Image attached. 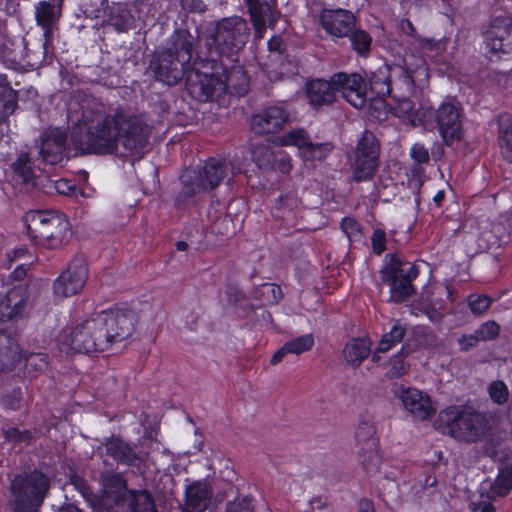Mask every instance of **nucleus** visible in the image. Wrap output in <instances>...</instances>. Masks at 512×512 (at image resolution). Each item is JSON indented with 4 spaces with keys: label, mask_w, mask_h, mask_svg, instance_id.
<instances>
[{
    "label": "nucleus",
    "mask_w": 512,
    "mask_h": 512,
    "mask_svg": "<svg viewBox=\"0 0 512 512\" xmlns=\"http://www.w3.org/2000/svg\"><path fill=\"white\" fill-rule=\"evenodd\" d=\"M150 127L137 115L117 108L113 112L85 109L71 130L75 155H114L121 145L131 153L148 144Z\"/></svg>",
    "instance_id": "f257e3e1"
},
{
    "label": "nucleus",
    "mask_w": 512,
    "mask_h": 512,
    "mask_svg": "<svg viewBox=\"0 0 512 512\" xmlns=\"http://www.w3.org/2000/svg\"><path fill=\"white\" fill-rule=\"evenodd\" d=\"M136 322L131 309L114 306L64 329L59 335V344L67 354L97 355L129 338Z\"/></svg>",
    "instance_id": "f03ea898"
},
{
    "label": "nucleus",
    "mask_w": 512,
    "mask_h": 512,
    "mask_svg": "<svg viewBox=\"0 0 512 512\" xmlns=\"http://www.w3.org/2000/svg\"><path fill=\"white\" fill-rule=\"evenodd\" d=\"M197 39L188 29L176 28L170 35L166 47L155 51L150 58L148 70L156 81L168 86L180 83L184 76L190 80Z\"/></svg>",
    "instance_id": "7ed1b4c3"
},
{
    "label": "nucleus",
    "mask_w": 512,
    "mask_h": 512,
    "mask_svg": "<svg viewBox=\"0 0 512 512\" xmlns=\"http://www.w3.org/2000/svg\"><path fill=\"white\" fill-rule=\"evenodd\" d=\"M226 175V163L217 157H208L203 165L185 169L179 176L181 189L174 198L175 208L185 210L197 206L199 196L219 187Z\"/></svg>",
    "instance_id": "20e7f679"
},
{
    "label": "nucleus",
    "mask_w": 512,
    "mask_h": 512,
    "mask_svg": "<svg viewBox=\"0 0 512 512\" xmlns=\"http://www.w3.org/2000/svg\"><path fill=\"white\" fill-rule=\"evenodd\" d=\"M26 234L32 245L56 250L69 242L71 224L63 212L54 209H33L23 216Z\"/></svg>",
    "instance_id": "39448f33"
},
{
    "label": "nucleus",
    "mask_w": 512,
    "mask_h": 512,
    "mask_svg": "<svg viewBox=\"0 0 512 512\" xmlns=\"http://www.w3.org/2000/svg\"><path fill=\"white\" fill-rule=\"evenodd\" d=\"M361 81L359 73L337 72L328 80L323 78L310 79L305 83L304 92L307 102L314 110L333 105L337 101V93L351 105H361L363 98L357 92Z\"/></svg>",
    "instance_id": "423d86ee"
},
{
    "label": "nucleus",
    "mask_w": 512,
    "mask_h": 512,
    "mask_svg": "<svg viewBox=\"0 0 512 512\" xmlns=\"http://www.w3.org/2000/svg\"><path fill=\"white\" fill-rule=\"evenodd\" d=\"M435 425L442 434L467 444L483 440L490 432L484 414L461 406H448L441 410Z\"/></svg>",
    "instance_id": "0eeeda50"
},
{
    "label": "nucleus",
    "mask_w": 512,
    "mask_h": 512,
    "mask_svg": "<svg viewBox=\"0 0 512 512\" xmlns=\"http://www.w3.org/2000/svg\"><path fill=\"white\" fill-rule=\"evenodd\" d=\"M249 35V27L243 18H223L206 38V52L202 54L213 60L223 61V58H227L234 62L238 59L239 51L247 43Z\"/></svg>",
    "instance_id": "6e6552de"
},
{
    "label": "nucleus",
    "mask_w": 512,
    "mask_h": 512,
    "mask_svg": "<svg viewBox=\"0 0 512 512\" xmlns=\"http://www.w3.org/2000/svg\"><path fill=\"white\" fill-rule=\"evenodd\" d=\"M420 274L419 266L402 259L397 253L385 255L380 269L382 282L389 286V302L400 304L416 293L413 282Z\"/></svg>",
    "instance_id": "1a4fd4ad"
},
{
    "label": "nucleus",
    "mask_w": 512,
    "mask_h": 512,
    "mask_svg": "<svg viewBox=\"0 0 512 512\" xmlns=\"http://www.w3.org/2000/svg\"><path fill=\"white\" fill-rule=\"evenodd\" d=\"M190 77L195 75V82L191 84V92L197 94L200 101H213L215 97L226 90V70L223 61L205 57L197 51L193 59Z\"/></svg>",
    "instance_id": "9d476101"
},
{
    "label": "nucleus",
    "mask_w": 512,
    "mask_h": 512,
    "mask_svg": "<svg viewBox=\"0 0 512 512\" xmlns=\"http://www.w3.org/2000/svg\"><path fill=\"white\" fill-rule=\"evenodd\" d=\"M50 479L42 471L34 469L12 485L11 512H39L49 492Z\"/></svg>",
    "instance_id": "9b49d317"
},
{
    "label": "nucleus",
    "mask_w": 512,
    "mask_h": 512,
    "mask_svg": "<svg viewBox=\"0 0 512 512\" xmlns=\"http://www.w3.org/2000/svg\"><path fill=\"white\" fill-rule=\"evenodd\" d=\"M414 67L411 64L404 62V66H397L395 68H380L372 72L366 82L361 76L359 87L360 99L363 98L361 105H352L355 108H363L368 103L370 108L377 109L376 104L383 105L386 98H393L396 94V82H398L399 68Z\"/></svg>",
    "instance_id": "f8f14e48"
},
{
    "label": "nucleus",
    "mask_w": 512,
    "mask_h": 512,
    "mask_svg": "<svg viewBox=\"0 0 512 512\" xmlns=\"http://www.w3.org/2000/svg\"><path fill=\"white\" fill-rule=\"evenodd\" d=\"M103 486L113 493L112 499L121 512H158L151 492L147 489H129L127 481L119 473L104 477Z\"/></svg>",
    "instance_id": "ddd939ff"
},
{
    "label": "nucleus",
    "mask_w": 512,
    "mask_h": 512,
    "mask_svg": "<svg viewBox=\"0 0 512 512\" xmlns=\"http://www.w3.org/2000/svg\"><path fill=\"white\" fill-rule=\"evenodd\" d=\"M380 143L370 131L358 140L351 163L353 180L357 183L371 180L379 166Z\"/></svg>",
    "instance_id": "4468645a"
},
{
    "label": "nucleus",
    "mask_w": 512,
    "mask_h": 512,
    "mask_svg": "<svg viewBox=\"0 0 512 512\" xmlns=\"http://www.w3.org/2000/svg\"><path fill=\"white\" fill-rule=\"evenodd\" d=\"M429 78L428 68L423 59H418L414 67L399 68L398 82L393 94V100L397 108L404 114H410L414 109V103L410 100L415 88H421Z\"/></svg>",
    "instance_id": "2eb2a0df"
},
{
    "label": "nucleus",
    "mask_w": 512,
    "mask_h": 512,
    "mask_svg": "<svg viewBox=\"0 0 512 512\" xmlns=\"http://www.w3.org/2000/svg\"><path fill=\"white\" fill-rule=\"evenodd\" d=\"M462 117V107L455 98L444 100L434 111L435 127L446 146L462 140L464 136Z\"/></svg>",
    "instance_id": "dca6fc26"
},
{
    "label": "nucleus",
    "mask_w": 512,
    "mask_h": 512,
    "mask_svg": "<svg viewBox=\"0 0 512 512\" xmlns=\"http://www.w3.org/2000/svg\"><path fill=\"white\" fill-rule=\"evenodd\" d=\"M88 278V266L82 255H76L68 263L67 268L53 282L56 296L71 297L78 294Z\"/></svg>",
    "instance_id": "f3484780"
},
{
    "label": "nucleus",
    "mask_w": 512,
    "mask_h": 512,
    "mask_svg": "<svg viewBox=\"0 0 512 512\" xmlns=\"http://www.w3.org/2000/svg\"><path fill=\"white\" fill-rule=\"evenodd\" d=\"M376 428L370 420H361L355 431V441L360 448V461L366 472L378 470L381 463L379 439Z\"/></svg>",
    "instance_id": "a211bd4d"
},
{
    "label": "nucleus",
    "mask_w": 512,
    "mask_h": 512,
    "mask_svg": "<svg viewBox=\"0 0 512 512\" xmlns=\"http://www.w3.org/2000/svg\"><path fill=\"white\" fill-rule=\"evenodd\" d=\"M512 29L510 17H496L489 28L484 32V50L486 56L492 60L494 57L501 59L509 54V43H506Z\"/></svg>",
    "instance_id": "6ab92c4d"
},
{
    "label": "nucleus",
    "mask_w": 512,
    "mask_h": 512,
    "mask_svg": "<svg viewBox=\"0 0 512 512\" xmlns=\"http://www.w3.org/2000/svg\"><path fill=\"white\" fill-rule=\"evenodd\" d=\"M67 140V133L59 128L45 131L41 135L39 150L42 162L54 166L58 164L62 165L64 161L69 160L70 149Z\"/></svg>",
    "instance_id": "aec40b11"
},
{
    "label": "nucleus",
    "mask_w": 512,
    "mask_h": 512,
    "mask_svg": "<svg viewBox=\"0 0 512 512\" xmlns=\"http://www.w3.org/2000/svg\"><path fill=\"white\" fill-rule=\"evenodd\" d=\"M289 111L280 105L263 108L251 117V131L256 135L276 134L290 121Z\"/></svg>",
    "instance_id": "412c9836"
},
{
    "label": "nucleus",
    "mask_w": 512,
    "mask_h": 512,
    "mask_svg": "<svg viewBox=\"0 0 512 512\" xmlns=\"http://www.w3.org/2000/svg\"><path fill=\"white\" fill-rule=\"evenodd\" d=\"M23 55L25 71L35 70L53 63L54 45L53 38L43 37V35L32 42L23 40Z\"/></svg>",
    "instance_id": "4be33fe9"
},
{
    "label": "nucleus",
    "mask_w": 512,
    "mask_h": 512,
    "mask_svg": "<svg viewBox=\"0 0 512 512\" xmlns=\"http://www.w3.org/2000/svg\"><path fill=\"white\" fill-rule=\"evenodd\" d=\"M319 18L322 28L334 38L348 37L356 27L354 14L346 9H323Z\"/></svg>",
    "instance_id": "5701e85b"
},
{
    "label": "nucleus",
    "mask_w": 512,
    "mask_h": 512,
    "mask_svg": "<svg viewBox=\"0 0 512 512\" xmlns=\"http://www.w3.org/2000/svg\"><path fill=\"white\" fill-rule=\"evenodd\" d=\"M398 392H400L398 396L401 399L403 406L415 418L426 420L435 413V409L433 408L431 400L427 394H424L414 388L403 387L397 390L396 394H398Z\"/></svg>",
    "instance_id": "b1692460"
},
{
    "label": "nucleus",
    "mask_w": 512,
    "mask_h": 512,
    "mask_svg": "<svg viewBox=\"0 0 512 512\" xmlns=\"http://www.w3.org/2000/svg\"><path fill=\"white\" fill-rule=\"evenodd\" d=\"M224 295L227 304L239 317L247 318L254 312V306L250 303L249 298L240 288L235 276L229 275L226 277Z\"/></svg>",
    "instance_id": "393cba45"
},
{
    "label": "nucleus",
    "mask_w": 512,
    "mask_h": 512,
    "mask_svg": "<svg viewBox=\"0 0 512 512\" xmlns=\"http://www.w3.org/2000/svg\"><path fill=\"white\" fill-rule=\"evenodd\" d=\"M105 447L106 456L112 458L115 462L125 465H134L140 460L136 447L125 442L120 436L111 435L102 441Z\"/></svg>",
    "instance_id": "a878e982"
},
{
    "label": "nucleus",
    "mask_w": 512,
    "mask_h": 512,
    "mask_svg": "<svg viewBox=\"0 0 512 512\" xmlns=\"http://www.w3.org/2000/svg\"><path fill=\"white\" fill-rule=\"evenodd\" d=\"M512 491V452H504L499 459L498 474L491 485V492L506 497Z\"/></svg>",
    "instance_id": "bb28decb"
},
{
    "label": "nucleus",
    "mask_w": 512,
    "mask_h": 512,
    "mask_svg": "<svg viewBox=\"0 0 512 512\" xmlns=\"http://www.w3.org/2000/svg\"><path fill=\"white\" fill-rule=\"evenodd\" d=\"M42 0L35 7L36 23L43 30V37L53 38V26L58 21L61 7L56 2Z\"/></svg>",
    "instance_id": "cd10ccee"
},
{
    "label": "nucleus",
    "mask_w": 512,
    "mask_h": 512,
    "mask_svg": "<svg viewBox=\"0 0 512 512\" xmlns=\"http://www.w3.org/2000/svg\"><path fill=\"white\" fill-rule=\"evenodd\" d=\"M19 92L12 88L8 76L0 73V123H7L18 108Z\"/></svg>",
    "instance_id": "c85d7f7f"
},
{
    "label": "nucleus",
    "mask_w": 512,
    "mask_h": 512,
    "mask_svg": "<svg viewBox=\"0 0 512 512\" xmlns=\"http://www.w3.org/2000/svg\"><path fill=\"white\" fill-rule=\"evenodd\" d=\"M211 499L209 488L199 482L188 486L185 491L184 512H204Z\"/></svg>",
    "instance_id": "c756f323"
},
{
    "label": "nucleus",
    "mask_w": 512,
    "mask_h": 512,
    "mask_svg": "<svg viewBox=\"0 0 512 512\" xmlns=\"http://www.w3.org/2000/svg\"><path fill=\"white\" fill-rule=\"evenodd\" d=\"M26 298L22 290L13 288L0 299V321L6 322L20 315L25 307Z\"/></svg>",
    "instance_id": "7c9ffc66"
},
{
    "label": "nucleus",
    "mask_w": 512,
    "mask_h": 512,
    "mask_svg": "<svg viewBox=\"0 0 512 512\" xmlns=\"http://www.w3.org/2000/svg\"><path fill=\"white\" fill-rule=\"evenodd\" d=\"M1 436L5 444L13 448H24L31 446L37 439L35 429H20L17 426H6L1 430Z\"/></svg>",
    "instance_id": "2f4dec72"
},
{
    "label": "nucleus",
    "mask_w": 512,
    "mask_h": 512,
    "mask_svg": "<svg viewBox=\"0 0 512 512\" xmlns=\"http://www.w3.org/2000/svg\"><path fill=\"white\" fill-rule=\"evenodd\" d=\"M370 352L371 342L368 339L353 338L345 345L343 355L348 365L352 368H358L370 355Z\"/></svg>",
    "instance_id": "473e14b6"
},
{
    "label": "nucleus",
    "mask_w": 512,
    "mask_h": 512,
    "mask_svg": "<svg viewBox=\"0 0 512 512\" xmlns=\"http://www.w3.org/2000/svg\"><path fill=\"white\" fill-rule=\"evenodd\" d=\"M498 141L501 155L512 163V117L510 114H501L498 117Z\"/></svg>",
    "instance_id": "72a5a7b5"
},
{
    "label": "nucleus",
    "mask_w": 512,
    "mask_h": 512,
    "mask_svg": "<svg viewBox=\"0 0 512 512\" xmlns=\"http://www.w3.org/2000/svg\"><path fill=\"white\" fill-rule=\"evenodd\" d=\"M333 149L331 142L314 143L310 138L298 155L304 163L314 164V162L325 161Z\"/></svg>",
    "instance_id": "f704fd0d"
},
{
    "label": "nucleus",
    "mask_w": 512,
    "mask_h": 512,
    "mask_svg": "<svg viewBox=\"0 0 512 512\" xmlns=\"http://www.w3.org/2000/svg\"><path fill=\"white\" fill-rule=\"evenodd\" d=\"M14 177L22 184H29L34 178V162L28 152H20L11 164Z\"/></svg>",
    "instance_id": "c9c22d12"
},
{
    "label": "nucleus",
    "mask_w": 512,
    "mask_h": 512,
    "mask_svg": "<svg viewBox=\"0 0 512 512\" xmlns=\"http://www.w3.org/2000/svg\"><path fill=\"white\" fill-rule=\"evenodd\" d=\"M406 333V329L398 321L395 322L387 333H384L381 337L377 352L385 353L400 343Z\"/></svg>",
    "instance_id": "e433bc0d"
},
{
    "label": "nucleus",
    "mask_w": 512,
    "mask_h": 512,
    "mask_svg": "<svg viewBox=\"0 0 512 512\" xmlns=\"http://www.w3.org/2000/svg\"><path fill=\"white\" fill-rule=\"evenodd\" d=\"M352 49L360 57H368L371 51L372 37L370 34L362 29L352 30L348 35Z\"/></svg>",
    "instance_id": "4c0bfd02"
},
{
    "label": "nucleus",
    "mask_w": 512,
    "mask_h": 512,
    "mask_svg": "<svg viewBox=\"0 0 512 512\" xmlns=\"http://www.w3.org/2000/svg\"><path fill=\"white\" fill-rule=\"evenodd\" d=\"M310 135L304 128L289 130L278 137L280 146H294L298 149V154L309 141Z\"/></svg>",
    "instance_id": "58836bf2"
},
{
    "label": "nucleus",
    "mask_w": 512,
    "mask_h": 512,
    "mask_svg": "<svg viewBox=\"0 0 512 512\" xmlns=\"http://www.w3.org/2000/svg\"><path fill=\"white\" fill-rule=\"evenodd\" d=\"M275 155L276 152L265 145L254 147L251 153L253 162L264 171H271L275 162Z\"/></svg>",
    "instance_id": "ea45409f"
},
{
    "label": "nucleus",
    "mask_w": 512,
    "mask_h": 512,
    "mask_svg": "<svg viewBox=\"0 0 512 512\" xmlns=\"http://www.w3.org/2000/svg\"><path fill=\"white\" fill-rule=\"evenodd\" d=\"M315 344L314 337L311 333L295 337L283 345V350H287L289 354L300 355L310 351Z\"/></svg>",
    "instance_id": "a19ab883"
},
{
    "label": "nucleus",
    "mask_w": 512,
    "mask_h": 512,
    "mask_svg": "<svg viewBox=\"0 0 512 512\" xmlns=\"http://www.w3.org/2000/svg\"><path fill=\"white\" fill-rule=\"evenodd\" d=\"M249 12L250 20L253 26L263 27V22H266V13L269 6L266 0H251L245 2Z\"/></svg>",
    "instance_id": "79ce46f5"
},
{
    "label": "nucleus",
    "mask_w": 512,
    "mask_h": 512,
    "mask_svg": "<svg viewBox=\"0 0 512 512\" xmlns=\"http://www.w3.org/2000/svg\"><path fill=\"white\" fill-rule=\"evenodd\" d=\"M257 293L265 305H276L283 297L281 286L269 282L261 284Z\"/></svg>",
    "instance_id": "37998d69"
},
{
    "label": "nucleus",
    "mask_w": 512,
    "mask_h": 512,
    "mask_svg": "<svg viewBox=\"0 0 512 512\" xmlns=\"http://www.w3.org/2000/svg\"><path fill=\"white\" fill-rule=\"evenodd\" d=\"M501 326L495 320H488L481 323L474 331L480 342L493 341L498 338Z\"/></svg>",
    "instance_id": "c03bdc74"
},
{
    "label": "nucleus",
    "mask_w": 512,
    "mask_h": 512,
    "mask_svg": "<svg viewBox=\"0 0 512 512\" xmlns=\"http://www.w3.org/2000/svg\"><path fill=\"white\" fill-rule=\"evenodd\" d=\"M493 299L486 294L471 293L467 297V305L475 316L486 312L492 305Z\"/></svg>",
    "instance_id": "a18cd8bd"
},
{
    "label": "nucleus",
    "mask_w": 512,
    "mask_h": 512,
    "mask_svg": "<svg viewBox=\"0 0 512 512\" xmlns=\"http://www.w3.org/2000/svg\"><path fill=\"white\" fill-rule=\"evenodd\" d=\"M488 393L491 400L498 405L505 404L509 398L508 386L502 380L492 381L488 386Z\"/></svg>",
    "instance_id": "49530a36"
},
{
    "label": "nucleus",
    "mask_w": 512,
    "mask_h": 512,
    "mask_svg": "<svg viewBox=\"0 0 512 512\" xmlns=\"http://www.w3.org/2000/svg\"><path fill=\"white\" fill-rule=\"evenodd\" d=\"M133 23L134 17L126 10L112 13L109 18V24L118 32H127L132 28Z\"/></svg>",
    "instance_id": "de8ad7c7"
},
{
    "label": "nucleus",
    "mask_w": 512,
    "mask_h": 512,
    "mask_svg": "<svg viewBox=\"0 0 512 512\" xmlns=\"http://www.w3.org/2000/svg\"><path fill=\"white\" fill-rule=\"evenodd\" d=\"M0 59L6 68L15 71H25L23 55H18L15 50L3 49L0 53Z\"/></svg>",
    "instance_id": "09e8293b"
},
{
    "label": "nucleus",
    "mask_w": 512,
    "mask_h": 512,
    "mask_svg": "<svg viewBox=\"0 0 512 512\" xmlns=\"http://www.w3.org/2000/svg\"><path fill=\"white\" fill-rule=\"evenodd\" d=\"M443 305L424 301L420 303L419 311L424 314L432 323H440L444 318Z\"/></svg>",
    "instance_id": "8fccbe9b"
},
{
    "label": "nucleus",
    "mask_w": 512,
    "mask_h": 512,
    "mask_svg": "<svg viewBox=\"0 0 512 512\" xmlns=\"http://www.w3.org/2000/svg\"><path fill=\"white\" fill-rule=\"evenodd\" d=\"M390 367L388 369L387 375L391 379H397L407 374L410 365L405 362L404 357L398 353L391 357L390 359Z\"/></svg>",
    "instance_id": "3c124183"
},
{
    "label": "nucleus",
    "mask_w": 512,
    "mask_h": 512,
    "mask_svg": "<svg viewBox=\"0 0 512 512\" xmlns=\"http://www.w3.org/2000/svg\"><path fill=\"white\" fill-rule=\"evenodd\" d=\"M69 483L73 485L75 490H77L84 499L91 500L94 496L93 490L88 484L87 480L84 477L78 475L75 471L70 473Z\"/></svg>",
    "instance_id": "603ef678"
},
{
    "label": "nucleus",
    "mask_w": 512,
    "mask_h": 512,
    "mask_svg": "<svg viewBox=\"0 0 512 512\" xmlns=\"http://www.w3.org/2000/svg\"><path fill=\"white\" fill-rule=\"evenodd\" d=\"M22 399L23 394L21 388L15 387L2 396L1 403L5 409L17 411L21 407Z\"/></svg>",
    "instance_id": "864d4df0"
},
{
    "label": "nucleus",
    "mask_w": 512,
    "mask_h": 512,
    "mask_svg": "<svg viewBox=\"0 0 512 512\" xmlns=\"http://www.w3.org/2000/svg\"><path fill=\"white\" fill-rule=\"evenodd\" d=\"M226 512H254L253 499L249 496L238 497L227 503Z\"/></svg>",
    "instance_id": "5fc2aeb1"
},
{
    "label": "nucleus",
    "mask_w": 512,
    "mask_h": 512,
    "mask_svg": "<svg viewBox=\"0 0 512 512\" xmlns=\"http://www.w3.org/2000/svg\"><path fill=\"white\" fill-rule=\"evenodd\" d=\"M371 248L375 255H382L387 248V239L386 233L381 228H376L373 230L371 236Z\"/></svg>",
    "instance_id": "6e6d98bb"
},
{
    "label": "nucleus",
    "mask_w": 512,
    "mask_h": 512,
    "mask_svg": "<svg viewBox=\"0 0 512 512\" xmlns=\"http://www.w3.org/2000/svg\"><path fill=\"white\" fill-rule=\"evenodd\" d=\"M340 228L342 232L351 240L353 237H357L362 233L360 223L353 217H343L340 222Z\"/></svg>",
    "instance_id": "4d7b16f0"
},
{
    "label": "nucleus",
    "mask_w": 512,
    "mask_h": 512,
    "mask_svg": "<svg viewBox=\"0 0 512 512\" xmlns=\"http://www.w3.org/2000/svg\"><path fill=\"white\" fill-rule=\"evenodd\" d=\"M292 170V158L285 151H279L275 155V162L271 171H278L282 174H289Z\"/></svg>",
    "instance_id": "13d9d810"
},
{
    "label": "nucleus",
    "mask_w": 512,
    "mask_h": 512,
    "mask_svg": "<svg viewBox=\"0 0 512 512\" xmlns=\"http://www.w3.org/2000/svg\"><path fill=\"white\" fill-rule=\"evenodd\" d=\"M181 11L188 16L189 14H202L207 10L203 0H180Z\"/></svg>",
    "instance_id": "bf43d9fd"
},
{
    "label": "nucleus",
    "mask_w": 512,
    "mask_h": 512,
    "mask_svg": "<svg viewBox=\"0 0 512 512\" xmlns=\"http://www.w3.org/2000/svg\"><path fill=\"white\" fill-rule=\"evenodd\" d=\"M54 187L57 193L65 196H76L78 192L76 184L68 179H59L55 181Z\"/></svg>",
    "instance_id": "052dcab7"
},
{
    "label": "nucleus",
    "mask_w": 512,
    "mask_h": 512,
    "mask_svg": "<svg viewBox=\"0 0 512 512\" xmlns=\"http://www.w3.org/2000/svg\"><path fill=\"white\" fill-rule=\"evenodd\" d=\"M478 344H479V341L474 332L470 333V334H462L457 339L458 349L461 352H469L472 349L476 348L478 346Z\"/></svg>",
    "instance_id": "680f3d73"
},
{
    "label": "nucleus",
    "mask_w": 512,
    "mask_h": 512,
    "mask_svg": "<svg viewBox=\"0 0 512 512\" xmlns=\"http://www.w3.org/2000/svg\"><path fill=\"white\" fill-rule=\"evenodd\" d=\"M411 157L416 164H424L429 161V153L423 144L416 143L411 148Z\"/></svg>",
    "instance_id": "e2e57ef3"
},
{
    "label": "nucleus",
    "mask_w": 512,
    "mask_h": 512,
    "mask_svg": "<svg viewBox=\"0 0 512 512\" xmlns=\"http://www.w3.org/2000/svg\"><path fill=\"white\" fill-rule=\"evenodd\" d=\"M420 488L422 491H425L428 488H435L437 486V479L434 475V472L429 469L425 470L419 479Z\"/></svg>",
    "instance_id": "0e129e2a"
},
{
    "label": "nucleus",
    "mask_w": 512,
    "mask_h": 512,
    "mask_svg": "<svg viewBox=\"0 0 512 512\" xmlns=\"http://www.w3.org/2000/svg\"><path fill=\"white\" fill-rule=\"evenodd\" d=\"M27 366H34L35 370H44L48 366L47 356L43 354L30 355L26 360Z\"/></svg>",
    "instance_id": "69168bd1"
},
{
    "label": "nucleus",
    "mask_w": 512,
    "mask_h": 512,
    "mask_svg": "<svg viewBox=\"0 0 512 512\" xmlns=\"http://www.w3.org/2000/svg\"><path fill=\"white\" fill-rule=\"evenodd\" d=\"M268 50L270 52H277L279 54L284 53L285 51V44L283 42V39L280 35H274L268 40Z\"/></svg>",
    "instance_id": "338daca9"
},
{
    "label": "nucleus",
    "mask_w": 512,
    "mask_h": 512,
    "mask_svg": "<svg viewBox=\"0 0 512 512\" xmlns=\"http://www.w3.org/2000/svg\"><path fill=\"white\" fill-rule=\"evenodd\" d=\"M359 512H375L374 504L369 499H361L359 502Z\"/></svg>",
    "instance_id": "774afa93"
}]
</instances>
